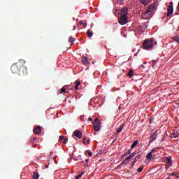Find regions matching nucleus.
<instances>
[{
  "instance_id": "nucleus-42",
  "label": "nucleus",
  "mask_w": 179,
  "mask_h": 179,
  "mask_svg": "<svg viewBox=\"0 0 179 179\" xmlns=\"http://www.w3.org/2000/svg\"><path fill=\"white\" fill-rule=\"evenodd\" d=\"M85 162H86V163H89V159H86V160H85Z\"/></svg>"
},
{
  "instance_id": "nucleus-32",
  "label": "nucleus",
  "mask_w": 179,
  "mask_h": 179,
  "mask_svg": "<svg viewBox=\"0 0 179 179\" xmlns=\"http://www.w3.org/2000/svg\"><path fill=\"white\" fill-rule=\"evenodd\" d=\"M64 138H65V136H60L59 138V141H60V142H62V141H64Z\"/></svg>"
},
{
  "instance_id": "nucleus-34",
  "label": "nucleus",
  "mask_w": 179,
  "mask_h": 179,
  "mask_svg": "<svg viewBox=\"0 0 179 179\" xmlns=\"http://www.w3.org/2000/svg\"><path fill=\"white\" fill-rule=\"evenodd\" d=\"M129 161H125V159L120 164L121 165L122 164H127V163H128Z\"/></svg>"
},
{
  "instance_id": "nucleus-16",
  "label": "nucleus",
  "mask_w": 179,
  "mask_h": 179,
  "mask_svg": "<svg viewBox=\"0 0 179 179\" xmlns=\"http://www.w3.org/2000/svg\"><path fill=\"white\" fill-rule=\"evenodd\" d=\"M141 3H143V5H148L152 2V0H141Z\"/></svg>"
},
{
  "instance_id": "nucleus-35",
  "label": "nucleus",
  "mask_w": 179,
  "mask_h": 179,
  "mask_svg": "<svg viewBox=\"0 0 179 179\" xmlns=\"http://www.w3.org/2000/svg\"><path fill=\"white\" fill-rule=\"evenodd\" d=\"M83 142L85 145H86V138H83Z\"/></svg>"
},
{
  "instance_id": "nucleus-20",
  "label": "nucleus",
  "mask_w": 179,
  "mask_h": 179,
  "mask_svg": "<svg viewBox=\"0 0 179 179\" xmlns=\"http://www.w3.org/2000/svg\"><path fill=\"white\" fill-rule=\"evenodd\" d=\"M69 43L73 44V43H75V38H73V36H70L69 38Z\"/></svg>"
},
{
  "instance_id": "nucleus-6",
  "label": "nucleus",
  "mask_w": 179,
  "mask_h": 179,
  "mask_svg": "<svg viewBox=\"0 0 179 179\" xmlns=\"http://www.w3.org/2000/svg\"><path fill=\"white\" fill-rule=\"evenodd\" d=\"M167 12L166 16H171L173 13H174V8H173V1H171L169 3V6L167 8Z\"/></svg>"
},
{
  "instance_id": "nucleus-28",
  "label": "nucleus",
  "mask_w": 179,
  "mask_h": 179,
  "mask_svg": "<svg viewBox=\"0 0 179 179\" xmlns=\"http://www.w3.org/2000/svg\"><path fill=\"white\" fill-rule=\"evenodd\" d=\"M80 24H83L84 27H86L87 26V23L83 22V21H80Z\"/></svg>"
},
{
  "instance_id": "nucleus-33",
  "label": "nucleus",
  "mask_w": 179,
  "mask_h": 179,
  "mask_svg": "<svg viewBox=\"0 0 179 179\" xmlns=\"http://www.w3.org/2000/svg\"><path fill=\"white\" fill-rule=\"evenodd\" d=\"M68 142V138H66L63 140V143L65 145Z\"/></svg>"
},
{
  "instance_id": "nucleus-27",
  "label": "nucleus",
  "mask_w": 179,
  "mask_h": 179,
  "mask_svg": "<svg viewBox=\"0 0 179 179\" xmlns=\"http://www.w3.org/2000/svg\"><path fill=\"white\" fill-rule=\"evenodd\" d=\"M132 153V150H129L125 154L124 156H128V155H131Z\"/></svg>"
},
{
  "instance_id": "nucleus-15",
  "label": "nucleus",
  "mask_w": 179,
  "mask_h": 179,
  "mask_svg": "<svg viewBox=\"0 0 179 179\" xmlns=\"http://www.w3.org/2000/svg\"><path fill=\"white\" fill-rule=\"evenodd\" d=\"M75 83H76V85H75V87H74V89H75L76 90H79V85H80V81L76 80V81L75 82Z\"/></svg>"
},
{
  "instance_id": "nucleus-41",
  "label": "nucleus",
  "mask_w": 179,
  "mask_h": 179,
  "mask_svg": "<svg viewBox=\"0 0 179 179\" xmlns=\"http://www.w3.org/2000/svg\"><path fill=\"white\" fill-rule=\"evenodd\" d=\"M124 0H117V2H122Z\"/></svg>"
},
{
  "instance_id": "nucleus-4",
  "label": "nucleus",
  "mask_w": 179,
  "mask_h": 179,
  "mask_svg": "<svg viewBox=\"0 0 179 179\" xmlns=\"http://www.w3.org/2000/svg\"><path fill=\"white\" fill-rule=\"evenodd\" d=\"M93 125H94V130L96 131V132H99V131L101 129V121H100V120H98L97 118H96L93 122Z\"/></svg>"
},
{
  "instance_id": "nucleus-14",
  "label": "nucleus",
  "mask_w": 179,
  "mask_h": 179,
  "mask_svg": "<svg viewBox=\"0 0 179 179\" xmlns=\"http://www.w3.org/2000/svg\"><path fill=\"white\" fill-rule=\"evenodd\" d=\"M155 152V149H152V151L150 152H149L147 156H146V159L147 160H150L152 159V157H153V156L152 155V154Z\"/></svg>"
},
{
  "instance_id": "nucleus-47",
  "label": "nucleus",
  "mask_w": 179,
  "mask_h": 179,
  "mask_svg": "<svg viewBox=\"0 0 179 179\" xmlns=\"http://www.w3.org/2000/svg\"><path fill=\"white\" fill-rule=\"evenodd\" d=\"M179 178V176H177V178Z\"/></svg>"
},
{
  "instance_id": "nucleus-17",
  "label": "nucleus",
  "mask_w": 179,
  "mask_h": 179,
  "mask_svg": "<svg viewBox=\"0 0 179 179\" xmlns=\"http://www.w3.org/2000/svg\"><path fill=\"white\" fill-rule=\"evenodd\" d=\"M124 127H125V124L121 125L120 126V127L118 129H117V135H118V134H120V132H121V131H122V129H124Z\"/></svg>"
},
{
  "instance_id": "nucleus-37",
  "label": "nucleus",
  "mask_w": 179,
  "mask_h": 179,
  "mask_svg": "<svg viewBox=\"0 0 179 179\" xmlns=\"http://www.w3.org/2000/svg\"><path fill=\"white\" fill-rule=\"evenodd\" d=\"M86 143H87V144L90 143V139L87 140Z\"/></svg>"
},
{
  "instance_id": "nucleus-43",
  "label": "nucleus",
  "mask_w": 179,
  "mask_h": 179,
  "mask_svg": "<svg viewBox=\"0 0 179 179\" xmlns=\"http://www.w3.org/2000/svg\"><path fill=\"white\" fill-rule=\"evenodd\" d=\"M92 118H88V121H92Z\"/></svg>"
},
{
  "instance_id": "nucleus-12",
  "label": "nucleus",
  "mask_w": 179,
  "mask_h": 179,
  "mask_svg": "<svg viewBox=\"0 0 179 179\" xmlns=\"http://www.w3.org/2000/svg\"><path fill=\"white\" fill-rule=\"evenodd\" d=\"M82 62L84 65H85V66H87V65H89V59H87V57H83Z\"/></svg>"
},
{
  "instance_id": "nucleus-24",
  "label": "nucleus",
  "mask_w": 179,
  "mask_h": 179,
  "mask_svg": "<svg viewBox=\"0 0 179 179\" xmlns=\"http://www.w3.org/2000/svg\"><path fill=\"white\" fill-rule=\"evenodd\" d=\"M171 135L173 136V138H178L179 136V133L176 131V133H172Z\"/></svg>"
},
{
  "instance_id": "nucleus-31",
  "label": "nucleus",
  "mask_w": 179,
  "mask_h": 179,
  "mask_svg": "<svg viewBox=\"0 0 179 179\" xmlns=\"http://www.w3.org/2000/svg\"><path fill=\"white\" fill-rule=\"evenodd\" d=\"M65 92H66V89H65V87H62L61 89L60 93H65Z\"/></svg>"
},
{
  "instance_id": "nucleus-46",
  "label": "nucleus",
  "mask_w": 179,
  "mask_h": 179,
  "mask_svg": "<svg viewBox=\"0 0 179 179\" xmlns=\"http://www.w3.org/2000/svg\"><path fill=\"white\" fill-rule=\"evenodd\" d=\"M76 179H79V178H78V176H77Z\"/></svg>"
},
{
  "instance_id": "nucleus-44",
  "label": "nucleus",
  "mask_w": 179,
  "mask_h": 179,
  "mask_svg": "<svg viewBox=\"0 0 179 179\" xmlns=\"http://www.w3.org/2000/svg\"><path fill=\"white\" fill-rule=\"evenodd\" d=\"M115 141H117V138H115V139L113 141V143H114V142H115Z\"/></svg>"
},
{
  "instance_id": "nucleus-9",
  "label": "nucleus",
  "mask_w": 179,
  "mask_h": 179,
  "mask_svg": "<svg viewBox=\"0 0 179 179\" xmlns=\"http://www.w3.org/2000/svg\"><path fill=\"white\" fill-rule=\"evenodd\" d=\"M34 132L36 135H40L41 134V127L37 126L34 129Z\"/></svg>"
},
{
  "instance_id": "nucleus-30",
  "label": "nucleus",
  "mask_w": 179,
  "mask_h": 179,
  "mask_svg": "<svg viewBox=\"0 0 179 179\" xmlns=\"http://www.w3.org/2000/svg\"><path fill=\"white\" fill-rule=\"evenodd\" d=\"M83 174H85V172H81L78 176H77V178H81Z\"/></svg>"
},
{
  "instance_id": "nucleus-10",
  "label": "nucleus",
  "mask_w": 179,
  "mask_h": 179,
  "mask_svg": "<svg viewBox=\"0 0 179 179\" xmlns=\"http://www.w3.org/2000/svg\"><path fill=\"white\" fill-rule=\"evenodd\" d=\"M73 135L76 138H78V139H80L82 138V132H80L79 130H76L73 131Z\"/></svg>"
},
{
  "instance_id": "nucleus-38",
  "label": "nucleus",
  "mask_w": 179,
  "mask_h": 179,
  "mask_svg": "<svg viewBox=\"0 0 179 179\" xmlns=\"http://www.w3.org/2000/svg\"><path fill=\"white\" fill-rule=\"evenodd\" d=\"M140 68H145V66L143 64L140 65Z\"/></svg>"
},
{
  "instance_id": "nucleus-7",
  "label": "nucleus",
  "mask_w": 179,
  "mask_h": 179,
  "mask_svg": "<svg viewBox=\"0 0 179 179\" xmlns=\"http://www.w3.org/2000/svg\"><path fill=\"white\" fill-rule=\"evenodd\" d=\"M141 157H142V152H137L133 162V166H135V163H136V162H138Z\"/></svg>"
},
{
  "instance_id": "nucleus-36",
  "label": "nucleus",
  "mask_w": 179,
  "mask_h": 179,
  "mask_svg": "<svg viewBox=\"0 0 179 179\" xmlns=\"http://www.w3.org/2000/svg\"><path fill=\"white\" fill-rule=\"evenodd\" d=\"M88 155H90V157H92V156H93V153H92V152H88Z\"/></svg>"
},
{
  "instance_id": "nucleus-39",
  "label": "nucleus",
  "mask_w": 179,
  "mask_h": 179,
  "mask_svg": "<svg viewBox=\"0 0 179 179\" xmlns=\"http://www.w3.org/2000/svg\"><path fill=\"white\" fill-rule=\"evenodd\" d=\"M76 26L73 25V30H76Z\"/></svg>"
},
{
  "instance_id": "nucleus-2",
  "label": "nucleus",
  "mask_w": 179,
  "mask_h": 179,
  "mask_svg": "<svg viewBox=\"0 0 179 179\" xmlns=\"http://www.w3.org/2000/svg\"><path fill=\"white\" fill-rule=\"evenodd\" d=\"M119 23L122 26L128 23V8L124 7L121 10L120 19Z\"/></svg>"
},
{
  "instance_id": "nucleus-21",
  "label": "nucleus",
  "mask_w": 179,
  "mask_h": 179,
  "mask_svg": "<svg viewBox=\"0 0 179 179\" xmlns=\"http://www.w3.org/2000/svg\"><path fill=\"white\" fill-rule=\"evenodd\" d=\"M38 141V138H33L30 140V142H31V143H36V142Z\"/></svg>"
},
{
  "instance_id": "nucleus-25",
  "label": "nucleus",
  "mask_w": 179,
  "mask_h": 179,
  "mask_svg": "<svg viewBox=\"0 0 179 179\" xmlns=\"http://www.w3.org/2000/svg\"><path fill=\"white\" fill-rule=\"evenodd\" d=\"M87 36H88V37H93V33L92 31H90V30H88L87 31Z\"/></svg>"
},
{
  "instance_id": "nucleus-45",
  "label": "nucleus",
  "mask_w": 179,
  "mask_h": 179,
  "mask_svg": "<svg viewBox=\"0 0 179 179\" xmlns=\"http://www.w3.org/2000/svg\"><path fill=\"white\" fill-rule=\"evenodd\" d=\"M46 168H48V165H46Z\"/></svg>"
},
{
  "instance_id": "nucleus-23",
  "label": "nucleus",
  "mask_w": 179,
  "mask_h": 179,
  "mask_svg": "<svg viewBox=\"0 0 179 179\" xmlns=\"http://www.w3.org/2000/svg\"><path fill=\"white\" fill-rule=\"evenodd\" d=\"M156 62H157V61H155V60H152V61H151L150 62V64H151V65H152V68H156L155 66V65L156 64Z\"/></svg>"
},
{
  "instance_id": "nucleus-22",
  "label": "nucleus",
  "mask_w": 179,
  "mask_h": 179,
  "mask_svg": "<svg viewBox=\"0 0 179 179\" xmlns=\"http://www.w3.org/2000/svg\"><path fill=\"white\" fill-rule=\"evenodd\" d=\"M128 75L130 78H132V76H134V70L132 69L129 70Z\"/></svg>"
},
{
  "instance_id": "nucleus-40",
  "label": "nucleus",
  "mask_w": 179,
  "mask_h": 179,
  "mask_svg": "<svg viewBox=\"0 0 179 179\" xmlns=\"http://www.w3.org/2000/svg\"><path fill=\"white\" fill-rule=\"evenodd\" d=\"M170 176H176V173H170Z\"/></svg>"
},
{
  "instance_id": "nucleus-5",
  "label": "nucleus",
  "mask_w": 179,
  "mask_h": 179,
  "mask_svg": "<svg viewBox=\"0 0 179 179\" xmlns=\"http://www.w3.org/2000/svg\"><path fill=\"white\" fill-rule=\"evenodd\" d=\"M155 10V4H151L148 6V9L144 13V16H149L150 13H152Z\"/></svg>"
},
{
  "instance_id": "nucleus-11",
  "label": "nucleus",
  "mask_w": 179,
  "mask_h": 179,
  "mask_svg": "<svg viewBox=\"0 0 179 179\" xmlns=\"http://www.w3.org/2000/svg\"><path fill=\"white\" fill-rule=\"evenodd\" d=\"M135 156H136V152H134L131 153V155L129 157L125 158V162H129V160L131 159H133L134 157H135Z\"/></svg>"
},
{
  "instance_id": "nucleus-18",
  "label": "nucleus",
  "mask_w": 179,
  "mask_h": 179,
  "mask_svg": "<svg viewBox=\"0 0 179 179\" xmlns=\"http://www.w3.org/2000/svg\"><path fill=\"white\" fill-rule=\"evenodd\" d=\"M40 177V175L37 172H34V174L32 176L33 179H38Z\"/></svg>"
},
{
  "instance_id": "nucleus-19",
  "label": "nucleus",
  "mask_w": 179,
  "mask_h": 179,
  "mask_svg": "<svg viewBox=\"0 0 179 179\" xmlns=\"http://www.w3.org/2000/svg\"><path fill=\"white\" fill-rule=\"evenodd\" d=\"M138 143H139V141H138V140L134 141L131 145V149H134V148H135V146H136Z\"/></svg>"
},
{
  "instance_id": "nucleus-13",
  "label": "nucleus",
  "mask_w": 179,
  "mask_h": 179,
  "mask_svg": "<svg viewBox=\"0 0 179 179\" xmlns=\"http://www.w3.org/2000/svg\"><path fill=\"white\" fill-rule=\"evenodd\" d=\"M164 162L165 163H167V164H169L170 166L173 164V161H171V158L169 157H166L164 158Z\"/></svg>"
},
{
  "instance_id": "nucleus-3",
  "label": "nucleus",
  "mask_w": 179,
  "mask_h": 179,
  "mask_svg": "<svg viewBox=\"0 0 179 179\" xmlns=\"http://www.w3.org/2000/svg\"><path fill=\"white\" fill-rule=\"evenodd\" d=\"M156 44L157 42L154 39H146L143 43V50H152Z\"/></svg>"
},
{
  "instance_id": "nucleus-26",
  "label": "nucleus",
  "mask_w": 179,
  "mask_h": 179,
  "mask_svg": "<svg viewBox=\"0 0 179 179\" xmlns=\"http://www.w3.org/2000/svg\"><path fill=\"white\" fill-rule=\"evenodd\" d=\"M173 40L176 42V43H179V37L178 36H175L173 37Z\"/></svg>"
},
{
  "instance_id": "nucleus-8",
  "label": "nucleus",
  "mask_w": 179,
  "mask_h": 179,
  "mask_svg": "<svg viewBox=\"0 0 179 179\" xmlns=\"http://www.w3.org/2000/svg\"><path fill=\"white\" fill-rule=\"evenodd\" d=\"M157 138V131H155L150 137V142L152 143L153 141H156V138Z\"/></svg>"
},
{
  "instance_id": "nucleus-1",
  "label": "nucleus",
  "mask_w": 179,
  "mask_h": 179,
  "mask_svg": "<svg viewBox=\"0 0 179 179\" xmlns=\"http://www.w3.org/2000/svg\"><path fill=\"white\" fill-rule=\"evenodd\" d=\"M26 64V61L24 59H20L18 62L15 64H13L10 70L13 73H23V75H26L27 73V67L24 66Z\"/></svg>"
},
{
  "instance_id": "nucleus-29",
  "label": "nucleus",
  "mask_w": 179,
  "mask_h": 179,
  "mask_svg": "<svg viewBox=\"0 0 179 179\" xmlns=\"http://www.w3.org/2000/svg\"><path fill=\"white\" fill-rule=\"evenodd\" d=\"M143 171V166H141V167H140V168H138V169H137V171H138V173H142Z\"/></svg>"
}]
</instances>
